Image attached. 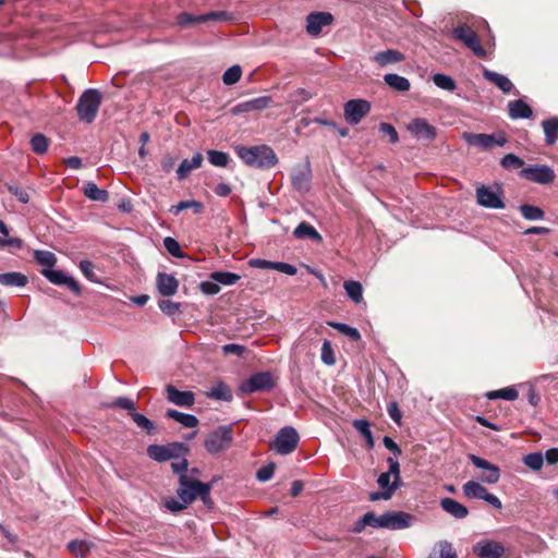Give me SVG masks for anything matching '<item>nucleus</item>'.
Returning a JSON list of instances; mask_svg holds the SVG:
<instances>
[{
    "label": "nucleus",
    "mask_w": 558,
    "mask_h": 558,
    "mask_svg": "<svg viewBox=\"0 0 558 558\" xmlns=\"http://www.w3.org/2000/svg\"><path fill=\"white\" fill-rule=\"evenodd\" d=\"M236 153L245 165L254 168L269 169L278 162L275 151L267 145L241 146Z\"/></svg>",
    "instance_id": "nucleus-1"
},
{
    "label": "nucleus",
    "mask_w": 558,
    "mask_h": 558,
    "mask_svg": "<svg viewBox=\"0 0 558 558\" xmlns=\"http://www.w3.org/2000/svg\"><path fill=\"white\" fill-rule=\"evenodd\" d=\"M101 99L102 96L98 89H86L78 98L76 105V111L80 120L86 123H92L98 113Z\"/></svg>",
    "instance_id": "nucleus-2"
},
{
    "label": "nucleus",
    "mask_w": 558,
    "mask_h": 558,
    "mask_svg": "<svg viewBox=\"0 0 558 558\" xmlns=\"http://www.w3.org/2000/svg\"><path fill=\"white\" fill-rule=\"evenodd\" d=\"M233 440V429L231 426L222 425L213 430L205 439V449L210 454H218L227 450Z\"/></svg>",
    "instance_id": "nucleus-3"
},
{
    "label": "nucleus",
    "mask_w": 558,
    "mask_h": 558,
    "mask_svg": "<svg viewBox=\"0 0 558 558\" xmlns=\"http://www.w3.org/2000/svg\"><path fill=\"white\" fill-rule=\"evenodd\" d=\"M299 440L300 436L296 429L291 426H286L277 433L271 448L279 454H290L298 447Z\"/></svg>",
    "instance_id": "nucleus-4"
},
{
    "label": "nucleus",
    "mask_w": 558,
    "mask_h": 558,
    "mask_svg": "<svg viewBox=\"0 0 558 558\" xmlns=\"http://www.w3.org/2000/svg\"><path fill=\"white\" fill-rule=\"evenodd\" d=\"M452 33L453 37L462 41L476 57H486V51L482 47L477 34L466 24L454 27Z\"/></svg>",
    "instance_id": "nucleus-5"
},
{
    "label": "nucleus",
    "mask_w": 558,
    "mask_h": 558,
    "mask_svg": "<svg viewBox=\"0 0 558 558\" xmlns=\"http://www.w3.org/2000/svg\"><path fill=\"white\" fill-rule=\"evenodd\" d=\"M463 495L471 499H481L489 504L496 509H501L502 504L500 499L490 494L481 483L469 481L462 486Z\"/></svg>",
    "instance_id": "nucleus-6"
},
{
    "label": "nucleus",
    "mask_w": 558,
    "mask_h": 558,
    "mask_svg": "<svg viewBox=\"0 0 558 558\" xmlns=\"http://www.w3.org/2000/svg\"><path fill=\"white\" fill-rule=\"evenodd\" d=\"M520 175L531 182L545 185L553 183L556 178L554 169L547 165H530L521 170Z\"/></svg>",
    "instance_id": "nucleus-7"
},
{
    "label": "nucleus",
    "mask_w": 558,
    "mask_h": 558,
    "mask_svg": "<svg viewBox=\"0 0 558 558\" xmlns=\"http://www.w3.org/2000/svg\"><path fill=\"white\" fill-rule=\"evenodd\" d=\"M275 386L274 378L269 372H259L253 374L243 381L240 389L244 393H254L258 391H268Z\"/></svg>",
    "instance_id": "nucleus-8"
},
{
    "label": "nucleus",
    "mask_w": 558,
    "mask_h": 558,
    "mask_svg": "<svg viewBox=\"0 0 558 558\" xmlns=\"http://www.w3.org/2000/svg\"><path fill=\"white\" fill-rule=\"evenodd\" d=\"M463 138L468 145L480 147L481 149H489L494 145L504 146L507 138L502 133L498 134H484V133H463Z\"/></svg>",
    "instance_id": "nucleus-9"
},
{
    "label": "nucleus",
    "mask_w": 558,
    "mask_h": 558,
    "mask_svg": "<svg viewBox=\"0 0 558 558\" xmlns=\"http://www.w3.org/2000/svg\"><path fill=\"white\" fill-rule=\"evenodd\" d=\"M205 483L194 480L187 475L179 476L178 497L185 504H192L199 495Z\"/></svg>",
    "instance_id": "nucleus-10"
},
{
    "label": "nucleus",
    "mask_w": 558,
    "mask_h": 558,
    "mask_svg": "<svg viewBox=\"0 0 558 558\" xmlns=\"http://www.w3.org/2000/svg\"><path fill=\"white\" fill-rule=\"evenodd\" d=\"M343 110L347 122L356 125L371 111V104L364 99H351L344 104Z\"/></svg>",
    "instance_id": "nucleus-11"
},
{
    "label": "nucleus",
    "mask_w": 558,
    "mask_h": 558,
    "mask_svg": "<svg viewBox=\"0 0 558 558\" xmlns=\"http://www.w3.org/2000/svg\"><path fill=\"white\" fill-rule=\"evenodd\" d=\"M469 459L477 469L483 470V474L480 476V481L486 484H496L500 480V469L498 465L490 463L489 461L477 457L475 454H470Z\"/></svg>",
    "instance_id": "nucleus-12"
},
{
    "label": "nucleus",
    "mask_w": 558,
    "mask_h": 558,
    "mask_svg": "<svg viewBox=\"0 0 558 558\" xmlns=\"http://www.w3.org/2000/svg\"><path fill=\"white\" fill-rule=\"evenodd\" d=\"M41 274L53 284L57 286H65L69 290H71L76 295H80L82 292L81 286L78 282L66 272L60 269H43Z\"/></svg>",
    "instance_id": "nucleus-13"
},
{
    "label": "nucleus",
    "mask_w": 558,
    "mask_h": 558,
    "mask_svg": "<svg viewBox=\"0 0 558 558\" xmlns=\"http://www.w3.org/2000/svg\"><path fill=\"white\" fill-rule=\"evenodd\" d=\"M407 130L417 141H433L437 135L436 128L423 118L413 119L407 125Z\"/></svg>",
    "instance_id": "nucleus-14"
},
{
    "label": "nucleus",
    "mask_w": 558,
    "mask_h": 558,
    "mask_svg": "<svg viewBox=\"0 0 558 558\" xmlns=\"http://www.w3.org/2000/svg\"><path fill=\"white\" fill-rule=\"evenodd\" d=\"M312 181V169L310 161H306L302 166L293 168L291 173L292 186L300 193H306L310 191Z\"/></svg>",
    "instance_id": "nucleus-15"
},
{
    "label": "nucleus",
    "mask_w": 558,
    "mask_h": 558,
    "mask_svg": "<svg viewBox=\"0 0 558 558\" xmlns=\"http://www.w3.org/2000/svg\"><path fill=\"white\" fill-rule=\"evenodd\" d=\"M389 469L387 472L381 473L377 478V484L383 489H388L391 485H397V489L401 486L400 464L399 462L389 457L387 459Z\"/></svg>",
    "instance_id": "nucleus-16"
},
{
    "label": "nucleus",
    "mask_w": 558,
    "mask_h": 558,
    "mask_svg": "<svg viewBox=\"0 0 558 558\" xmlns=\"http://www.w3.org/2000/svg\"><path fill=\"white\" fill-rule=\"evenodd\" d=\"M477 203L486 208L502 209L505 203L501 195L489 186L482 185L476 190Z\"/></svg>",
    "instance_id": "nucleus-17"
},
{
    "label": "nucleus",
    "mask_w": 558,
    "mask_h": 558,
    "mask_svg": "<svg viewBox=\"0 0 558 558\" xmlns=\"http://www.w3.org/2000/svg\"><path fill=\"white\" fill-rule=\"evenodd\" d=\"M414 517L403 511L385 512V529L403 530L410 527Z\"/></svg>",
    "instance_id": "nucleus-18"
},
{
    "label": "nucleus",
    "mask_w": 558,
    "mask_h": 558,
    "mask_svg": "<svg viewBox=\"0 0 558 558\" xmlns=\"http://www.w3.org/2000/svg\"><path fill=\"white\" fill-rule=\"evenodd\" d=\"M271 104V97L260 96L246 101L236 104L231 108L232 114H241L252 111H260L269 107Z\"/></svg>",
    "instance_id": "nucleus-19"
},
{
    "label": "nucleus",
    "mask_w": 558,
    "mask_h": 558,
    "mask_svg": "<svg viewBox=\"0 0 558 558\" xmlns=\"http://www.w3.org/2000/svg\"><path fill=\"white\" fill-rule=\"evenodd\" d=\"M306 31L312 36H317L322 33L324 26L332 22V15L328 12H313L306 19Z\"/></svg>",
    "instance_id": "nucleus-20"
},
{
    "label": "nucleus",
    "mask_w": 558,
    "mask_h": 558,
    "mask_svg": "<svg viewBox=\"0 0 558 558\" xmlns=\"http://www.w3.org/2000/svg\"><path fill=\"white\" fill-rule=\"evenodd\" d=\"M169 402L183 408H192L195 403V395L192 391H180L172 385L166 387Z\"/></svg>",
    "instance_id": "nucleus-21"
},
{
    "label": "nucleus",
    "mask_w": 558,
    "mask_h": 558,
    "mask_svg": "<svg viewBox=\"0 0 558 558\" xmlns=\"http://www.w3.org/2000/svg\"><path fill=\"white\" fill-rule=\"evenodd\" d=\"M182 445L172 444L169 446L150 445L147 448V454L150 459L163 462L177 457V451Z\"/></svg>",
    "instance_id": "nucleus-22"
},
{
    "label": "nucleus",
    "mask_w": 558,
    "mask_h": 558,
    "mask_svg": "<svg viewBox=\"0 0 558 558\" xmlns=\"http://www.w3.org/2000/svg\"><path fill=\"white\" fill-rule=\"evenodd\" d=\"M504 551V546L493 541H482L474 546V553L478 558H499Z\"/></svg>",
    "instance_id": "nucleus-23"
},
{
    "label": "nucleus",
    "mask_w": 558,
    "mask_h": 558,
    "mask_svg": "<svg viewBox=\"0 0 558 558\" xmlns=\"http://www.w3.org/2000/svg\"><path fill=\"white\" fill-rule=\"evenodd\" d=\"M158 292L163 296H172L177 293L179 281L173 275L159 272L156 278Z\"/></svg>",
    "instance_id": "nucleus-24"
},
{
    "label": "nucleus",
    "mask_w": 558,
    "mask_h": 558,
    "mask_svg": "<svg viewBox=\"0 0 558 558\" xmlns=\"http://www.w3.org/2000/svg\"><path fill=\"white\" fill-rule=\"evenodd\" d=\"M203 155L201 153L194 154L191 159H183L177 168V178L179 181L186 179L190 173L202 167Z\"/></svg>",
    "instance_id": "nucleus-25"
},
{
    "label": "nucleus",
    "mask_w": 558,
    "mask_h": 558,
    "mask_svg": "<svg viewBox=\"0 0 558 558\" xmlns=\"http://www.w3.org/2000/svg\"><path fill=\"white\" fill-rule=\"evenodd\" d=\"M441 509L456 519H464L469 514L468 508L456 499L445 497L440 499Z\"/></svg>",
    "instance_id": "nucleus-26"
},
{
    "label": "nucleus",
    "mask_w": 558,
    "mask_h": 558,
    "mask_svg": "<svg viewBox=\"0 0 558 558\" xmlns=\"http://www.w3.org/2000/svg\"><path fill=\"white\" fill-rule=\"evenodd\" d=\"M373 60L379 66H386L388 64L398 63L404 60L403 53L395 49H388L385 51L376 52L373 56Z\"/></svg>",
    "instance_id": "nucleus-27"
},
{
    "label": "nucleus",
    "mask_w": 558,
    "mask_h": 558,
    "mask_svg": "<svg viewBox=\"0 0 558 558\" xmlns=\"http://www.w3.org/2000/svg\"><path fill=\"white\" fill-rule=\"evenodd\" d=\"M509 116L511 119H529L533 114L532 108L522 99L513 100L508 104Z\"/></svg>",
    "instance_id": "nucleus-28"
},
{
    "label": "nucleus",
    "mask_w": 558,
    "mask_h": 558,
    "mask_svg": "<svg viewBox=\"0 0 558 558\" xmlns=\"http://www.w3.org/2000/svg\"><path fill=\"white\" fill-rule=\"evenodd\" d=\"M483 76L490 83L499 87L504 93H510L513 88L512 82L505 75L485 69Z\"/></svg>",
    "instance_id": "nucleus-29"
},
{
    "label": "nucleus",
    "mask_w": 558,
    "mask_h": 558,
    "mask_svg": "<svg viewBox=\"0 0 558 558\" xmlns=\"http://www.w3.org/2000/svg\"><path fill=\"white\" fill-rule=\"evenodd\" d=\"M166 416L174 420L175 422L180 423L186 428H195L198 426L199 423L198 418L195 415L183 413L174 409H169L166 412Z\"/></svg>",
    "instance_id": "nucleus-30"
},
{
    "label": "nucleus",
    "mask_w": 558,
    "mask_h": 558,
    "mask_svg": "<svg viewBox=\"0 0 558 558\" xmlns=\"http://www.w3.org/2000/svg\"><path fill=\"white\" fill-rule=\"evenodd\" d=\"M385 83L397 92H408L411 87L410 81L396 73H388L384 75Z\"/></svg>",
    "instance_id": "nucleus-31"
},
{
    "label": "nucleus",
    "mask_w": 558,
    "mask_h": 558,
    "mask_svg": "<svg viewBox=\"0 0 558 558\" xmlns=\"http://www.w3.org/2000/svg\"><path fill=\"white\" fill-rule=\"evenodd\" d=\"M28 282L27 277L17 271L0 274V284L7 287H24Z\"/></svg>",
    "instance_id": "nucleus-32"
},
{
    "label": "nucleus",
    "mask_w": 558,
    "mask_h": 558,
    "mask_svg": "<svg viewBox=\"0 0 558 558\" xmlns=\"http://www.w3.org/2000/svg\"><path fill=\"white\" fill-rule=\"evenodd\" d=\"M83 191L85 196L92 201L106 203L109 199L108 191L99 189L94 182H86Z\"/></svg>",
    "instance_id": "nucleus-33"
},
{
    "label": "nucleus",
    "mask_w": 558,
    "mask_h": 558,
    "mask_svg": "<svg viewBox=\"0 0 558 558\" xmlns=\"http://www.w3.org/2000/svg\"><path fill=\"white\" fill-rule=\"evenodd\" d=\"M353 427L364 437L366 446L372 449L375 445V440L371 430V424L367 420L360 418L352 422Z\"/></svg>",
    "instance_id": "nucleus-34"
},
{
    "label": "nucleus",
    "mask_w": 558,
    "mask_h": 558,
    "mask_svg": "<svg viewBox=\"0 0 558 558\" xmlns=\"http://www.w3.org/2000/svg\"><path fill=\"white\" fill-rule=\"evenodd\" d=\"M544 133H545V142L547 145H553L557 141L558 134V118L554 117L543 121L542 123Z\"/></svg>",
    "instance_id": "nucleus-35"
},
{
    "label": "nucleus",
    "mask_w": 558,
    "mask_h": 558,
    "mask_svg": "<svg viewBox=\"0 0 558 558\" xmlns=\"http://www.w3.org/2000/svg\"><path fill=\"white\" fill-rule=\"evenodd\" d=\"M343 288L348 296L356 304L363 301V288L359 281L347 280L343 282Z\"/></svg>",
    "instance_id": "nucleus-36"
},
{
    "label": "nucleus",
    "mask_w": 558,
    "mask_h": 558,
    "mask_svg": "<svg viewBox=\"0 0 558 558\" xmlns=\"http://www.w3.org/2000/svg\"><path fill=\"white\" fill-rule=\"evenodd\" d=\"M293 234L295 238L302 239V238H310L312 240L320 241L322 236L317 232V230L307 222H301L298 225V227L294 229Z\"/></svg>",
    "instance_id": "nucleus-37"
},
{
    "label": "nucleus",
    "mask_w": 558,
    "mask_h": 558,
    "mask_svg": "<svg viewBox=\"0 0 558 558\" xmlns=\"http://www.w3.org/2000/svg\"><path fill=\"white\" fill-rule=\"evenodd\" d=\"M519 210L523 218L530 221L542 220L545 216V213L542 208L530 204L520 205Z\"/></svg>",
    "instance_id": "nucleus-38"
},
{
    "label": "nucleus",
    "mask_w": 558,
    "mask_h": 558,
    "mask_svg": "<svg viewBox=\"0 0 558 558\" xmlns=\"http://www.w3.org/2000/svg\"><path fill=\"white\" fill-rule=\"evenodd\" d=\"M193 209L195 214H201L204 210V205L201 202L191 199V201H182L177 205L171 206L169 211L172 215H179L182 210Z\"/></svg>",
    "instance_id": "nucleus-39"
},
{
    "label": "nucleus",
    "mask_w": 558,
    "mask_h": 558,
    "mask_svg": "<svg viewBox=\"0 0 558 558\" xmlns=\"http://www.w3.org/2000/svg\"><path fill=\"white\" fill-rule=\"evenodd\" d=\"M35 260L44 266V269H52L57 263V257L52 252L45 250H36L34 252Z\"/></svg>",
    "instance_id": "nucleus-40"
},
{
    "label": "nucleus",
    "mask_w": 558,
    "mask_h": 558,
    "mask_svg": "<svg viewBox=\"0 0 558 558\" xmlns=\"http://www.w3.org/2000/svg\"><path fill=\"white\" fill-rule=\"evenodd\" d=\"M92 547H93V543L87 542V541L75 539L68 544V548H69L70 553L73 556L80 557V558H84L87 555V553H89Z\"/></svg>",
    "instance_id": "nucleus-41"
},
{
    "label": "nucleus",
    "mask_w": 558,
    "mask_h": 558,
    "mask_svg": "<svg viewBox=\"0 0 558 558\" xmlns=\"http://www.w3.org/2000/svg\"><path fill=\"white\" fill-rule=\"evenodd\" d=\"M210 278L218 282V286H233L241 279V276L230 271H214L210 274Z\"/></svg>",
    "instance_id": "nucleus-42"
},
{
    "label": "nucleus",
    "mask_w": 558,
    "mask_h": 558,
    "mask_svg": "<svg viewBox=\"0 0 558 558\" xmlns=\"http://www.w3.org/2000/svg\"><path fill=\"white\" fill-rule=\"evenodd\" d=\"M487 399H504L508 401H513L518 398V391L513 387H506L498 390L488 391L486 393Z\"/></svg>",
    "instance_id": "nucleus-43"
},
{
    "label": "nucleus",
    "mask_w": 558,
    "mask_h": 558,
    "mask_svg": "<svg viewBox=\"0 0 558 558\" xmlns=\"http://www.w3.org/2000/svg\"><path fill=\"white\" fill-rule=\"evenodd\" d=\"M433 83L438 87L447 92H453L457 88L456 81L447 74L436 73L433 75Z\"/></svg>",
    "instance_id": "nucleus-44"
},
{
    "label": "nucleus",
    "mask_w": 558,
    "mask_h": 558,
    "mask_svg": "<svg viewBox=\"0 0 558 558\" xmlns=\"http://www.w3.org/2000/svg\"><path fill=\"white\" fill-rule=\"evenodd\" d=\"M208 161L215 167L225 168L229 165L230 156L221 150L209 149L207 150Z\"/></svg>",
    "instance_id": "nucleus-45"
},
{
    "label": "nucleus",
    "mask_w": 558,
    "mask_h": 558,
    "mask_svg": "<svg viewBox=\"0 0 558 558\" xmlns=\"http://www.w3.org/2000/svg\"><path fill=\"white\" fill-rule=\"evenodd\" d=\"M208 397L216 400L230 401L232 399V393L226 384L220 383L210 389Z\"/></svg>",
    "instance_id": "nucleus-46"
},
{
    "label": "nucleus",
    "mask_w": 558,
    "mask_h": 558,
    "mask_svg": "<svg viewBox=\"0 0 558 558\" xmlns=\"http://www.w3.org/2000/svg\"><path fill=\"white\" fill-rule=\"evenodd\" d=\"M134 423L142 429L146 430L147 434H153L156 429L155 424L146 417L144 414L137 413L136 411L130 413Z\"/></svg>",
    "instance_id": "nucleus-47"
},
{
    "label": "nucleus",
    "mask_w": 558,
    "mask_h": 558,
    "mask_svg": "<svg viewBox=\"0 0 558 558\" xmlns=\"http://www.w3.org/2000/svg\"><path fill=\"white\" fill-rule=\"evenodd\" d=\"M241 76L242 69L239 64H235L225 71L222 82L226 85H233L240 81Z\"/></svg>",
    "instance_id": "nucleus-48"
},
{
    "label": "nucleus",
    "mask_w": 558,
    "mask_h": 558,
    "mask_svg": "<svg viewBox=\"0 0 558 558\" xmlns=\"http://www.w3.org/2000/svg\"><path fill=\"white\" fill-rule=\"evenodd\" d=\"M106 407L108 408H120L123 410L131 412H134L136 409V403L133 399L128 397H119L114 399L112 402L107 403Z\"/></svg>",
    "instance_id": "nucleus-49"
},
{
    "label": "nucleus",
    "mask_w": 558,
    "mask_h": 558,
    "mask_svg": "<svg viewBox=\"0 0 558 558\" xmlns=\"http://www.w3.org/2000/svg\"><path fill=\"white\" fill-rule=\"evenodd\" d=\"M232 19L231 13L227 11H211L205 14H199L198 20L202 21V23L208 22V21H219L225 22Z\"/></svg>",
    "instance_id": "nucleus-50"
},
{
    "label": "nucleus",
    "mask_w": 558,
    "mask_h": 558,
    "mask_svg": "<svg viewBox=\"0 0 558 558\" xmlns=\"http://www.w3.org/2000/svg\"><path fill=\"white\" fill-rule=\"evenodd\" d=\"M523 462L531 470L537 471L543 466L544 457L541 452L529 453L524 457Z\"/></svg>",
    "instance_id": "nucleus-51"
},
{
    "label": "nucleus",
    "mask_w": 558,
    "mask_h": 558,
    "mask_svg": "<svg viewBox=\"0 0 558 558\" xmlns=\"http://www.w3.org/2000/svg\"><path fill=\"white\" fill-rule=\"evenodd\" d=\"M363 523H366L367 526H372L375 529H385V513L381 515H376L372 511L366 512L363 515Z\"/></svg>",
    "instance_id": "nucleus-52"
},
{
    "label": "nucleus",
    "mask_w": 558,
    "mask_h": 558,
    "mask_svg": "<svg viewBox=\"0 0 558 558\" xmlns=\"http://www.w3.org/2000/svg\"><path fill=\"white\" fill-rule=\"evenodd\" d=\"M330 325L340 333L349 337L352 340H359L361 338L359 330L354 327H351L343 323H332Z\"/></svg>",
    "instance_id": "nucleus-53"
},
{
    "label": "nucleus",
    "mask_w": 558,
    "mask_h": 558,
    "mask_svg": "<svg viewBox=\"0 0 558 558\" xmlns=\"http://www.w3.org/2000/svg\"><path fill=\"white\" fill-rule=\"evenodd\" d=\"M31 146L35 153L44 154L48 148V140L43 134H35L31 140Z\"/></svg>",
    "instance_id": "nucleus-54"
},
{
    "label": "nucleus",
    "mask_w": 558,
    "mask_h": 558,
    "mask_svg": "<svg viewBox=\"0 0 558 558\" xmlns=\"http://www.w3.org/2000/svg\"><path fill=\"white\" fill-rule=\"evenodd\" d=\"M500 165L505 169H515L522 167L524 165V160L514 154H507L501 158Z\"/></svg>",
    "instance_id": "nucleus-55"
},
{
    "label": "nucleus",
    "mask_w": 558,
    "mask_h": 558,
    "mask_svg": "<svg viewBox=\"0 0 558 558\" xmlns=\"http://www.w3.org/2000/svg\"><path fill=\"white\" fill-rule=\"evenodd\" d=\"M163 246L167 250V252L174 256V257H182L183 256V253L181 251V247H180V244L179 242L171 238V236H167L163 239Z\"/></svg>",
    "instance_id": "nucleus-56"
},
{
    "label": "nucleus",
    "mask_w": 558,
    "mask_h": 558,
    "mask_svg": "<svg viewBox=\"0 0 558 558\" xmlns=\"http://www.w3.org/2000/svg\"><path fill=\"white\" fill-rule=\"evenodd\" d=\"M440 558H458L452 544L448 541H440L437 543Z\"/></svg>",
    "instance_id": "nucleus-57"
},
{
    "label": "nucleus",
    "mask_w": 558,
    "mask_h": 558,
    "mask_svg": "<svg viewBox=\"0 0 558 558\" xmlns=\"http://www.w3.org/2000/svg\"><path fill=\"white\" fill-rule=\"evenodd\" d=\"M320 357L326 365L331 366L336 363L333 350L328 340H325L323 343Z\"/></svg>",
    "instance_id": "nucleus-58"
},
{
    "label": "nucleus",
    "mask_w": 558,
    "mask_h": 558,
    "mask_svg": "<svg viewBox=\"0 0 558 558\" xmlns=\"http://www.w3.org/2000/svg\"><path fill=\"white\" fill-rule=\"evenodd\" d=\"M158 305L160 311L168 316H173L180 312V304L170 300H161Z\"/></svg>",
    "instance_id": "nucleus-59"
},
{
    "label": "nucleus",
    "mask_w": 558,
    "mask_h": 558,
    "mask_svg": "<svg viewBox=\"0 0 558 558\" xmlns=\"http://www.w3.org/2000/svg\"><path fill=\"white\" fill-rule=\"evenodd\" d=\"M379 129V132L387 135L389 137V142L391 144H396L399 142V135H398V132L396 130V128L390 124V123H387V122H381L378 126Z\"/></svg>",
    "instance_id": "nucleus-60"
},
{
    "label": "nucleus",
    "mask_w": 558,
    "mask_h": 558,
    "mask_svg": "<svg viewBox=\"0 0 558 558\" xmlns=\"http://www.w3.org/2000/svg\"><path fill=\"white\" fill-rule=\"evenodd\" d=\"M397 490V485H391L388 489H383L380 492H373L369 494V500L371 501H378V500H389L393 493Z\"/></svg>",
    "instance_id": "nucleus-61"
},
{
    "label": "nucleus",
    "mask_w": 558,
    "mask_h": 558,
    "mask_svg": "<svg viewBox=\"0 0 558 558\" xmlns=\"http://www.w3.org/2000/svg\"><path fill=\"white\" fill-rule=\"evenodd\" d=\"M80 269L83 272V275L90 281H97L95 271H94V264L89 260H81L80 263Z\"/></svg>",
    "instance_id": "nucleus-62"
},
{
    "label": "nucleus",
    "mask_w": 558,
    "mask_h": 558,
    "mask_svg": "<svg viewBox=\"0 0 558 558\" xmlns=\"http://www.w3.org/2000/svg\"><path fill=\"white\" fill-rule=\"evenodd\" d=\"M274 472L275 465L270 463L260 468L256 473V477L259 482H267L274 476Z\"/></svg>",
    "instance_id": "nucleus-63"
},
{
    "label": "nucleus",
    "mask_w": 558,
    "mask_h": 558,
    "mask_svg": "<svg viewBox=\"0 0 558 558\" xmlns=\"http://www.w3.org/2000/svg\"><path fill=\"white\" fill-rule=\"evenodd\" d=\"M313 97V94L310 93L308 90L304 89V88H298L292 95H291V98L292 100L298 104V105H301L303 102H306L307 100H310L311 98Z\"/></svg>",
    "instance_id": "nucleus-64"
}]
</instances>
